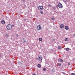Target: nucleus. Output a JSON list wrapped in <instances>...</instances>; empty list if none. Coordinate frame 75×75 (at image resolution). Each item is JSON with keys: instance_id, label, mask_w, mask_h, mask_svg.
Here are the masks:
<instances>
[{"instance_id": "obj_1", "label": "nucleus", "mask_w": 75, "mask_h": 75, "mask_svg": "<svg viewBox=\"0 0 75 75\" xmlns=\"http://www.w3.org/2000/svg\"><path fill=\"white\" fill-rule=\"evenodd\" d=\"M6 28L8 30H10L12 28V25L11 24H8L6 26Z\"/></svg>"}, {"instance_id": "obj_2", "label": "nucleus", "mask_w": 75, "mask_h": 75, "mask_svg": "<svg viewBox=\"0 0 75 75\" xmlns=\"http://www.w3.org/2000/svg\"><path fill=\"white\" fill-rule=\"evenodd\" d=\"M38 59L39 61H41L42 59V57L41 56H39Z\"/></svg>"}, {"instance_id": "obj_3", "label": "nucleus", "mask_w": 75, "mask_h": 75, "mask_svg": "<svg viewBox=\"0 0 75 75\" xmlns=\"http://www.w3.org/2000/svg\"><path fill=\"white\" fill-rule=\"evenodd\" d=\"M38 9L39 10H44V7L42 6H39L38 7Z\"/></svg>"}, {"instance_id": "obj_4", "label": "nucleus", "mask_w": 75, "mask_h": 75, "mask_svg": "<svg viewBox=\"0 0 75 75\" xmlns=\"http://www.w3.org/2000/svg\"><path fill=\"white\" fill-rule=\"evenodd\" d=\"M42 27L41 26V25H38L37 26V29L38 30H41Z\"/></svg>"}, {"instance_id": "obj_5", "label": "nucleus", "mask_w": 75, "mask_h": 75, "mask_svg": "<svg viewBox=\"0 0 75 75\" xmlns=\"http://www.w3.org/2000/svg\"><path fill=\"white\" fill-rule=\"evenodd\" d=\"M59 8H62V7H63L62 5V4H61V3H59Z\"/></svg>"}, {"instance_id": "obj_6", "label": "nucleus", "mask_w": 75, "mask_h": 75, "mask_svg": "<svg viewBox=\"0 0 75 75\" xmlns=\"http://www.w3.org/2000/svg\"><path fill=\"white\" fill-rule=\"evenodd\" d=\"M64 50H66V51H68L69 50L71 51V49H69L68 47L66 49H64Z\"/></svg>"}, {"instance_id": "obj_7", "label": "nucleus", "mask_w": 75, "mask_h": 75, "mask_svg": "<svg viewBox=\"0 0 75 75\" xmlns=\"http://www.w3.org/2000/svg\"><path fill=\"white\" fill-rule=\"evenodd\" d=\"M60 28H61L62 29V28L64 27V24H61L60 25Z\"/></svg>"}, {"instance_id": "obj_8", "label": "nucleus", "mask_w": 75, "mask_h": 75, "mask_svg": "<svg viewBox=\"0 0 75 75\" xmlns=\"http://www.w3.org/2000/svg\"><path fill=\"white\" fill-rule=\"evenodd\" d=\"M65 30H69V28L68 27V26H65Z\"/></svg>"}, {"instance_id": "obj_9", "label": "nucleus", "mask_w": 75, "mask_h": 75, "mask_svg": "<svg viewBox=\"0 0 75 75\" xmlns=\"http://www.w3.org/2000/svg\"><path fill=\"white\" fill-rule=\"evenodd\" d=\"M1 23L3 24H5V21L4 20H2L1 21Z\"/></svg>"}, {"instance_id": "obj_10", "label": "nucleus", "mask_w": 75, "mask_h": 75, "mask_svg": "<svg viewBox=\"0 0 75 75\" xmlns=\"http://www.w3.org/2000/svg\"><path fill=\"white\" fill-rule=\"evenodd\" d=\"M59 61L62 62H63V60L61 59H59Z\"/></svg>"}, {"instance_id": "obj_11", "label": "nucleus", "mask_w": 75, "mask_h": 75, "mask_svg": "<svg viewBox=\"0 0 75 75\" xmlns=\"http://www.w3.org/2000/svg\"><path fill=\"white\" fill-rule=\"evenodd\" d=\"M38 68H41V66L40 64H39L38 65Z\"/></svg>"}, {"instance_id": "obj_12", "label": "nucleus", "mask_w": 75, "mask_h": 75, "mask_svg": "<svg viewBox=\"0 0 75 75\" xmlns=\"http://www.w3.org/2000/svg\"><path fill=\"white\" fill-rule=\"evenodd\" d=\"M5 36L7 38L9 36V35H8V34H6L5 35Z\"/></svg>"}, {"instance_id": "obj_13", "label": "nucleus", "mask_w": 75, "mask_h": 75, "mask_svg": "<svg viewBox=\"0 0 75 75\" xmlns=\"http://www.w3.org/2000/svg\"><path fill=\"white\" fill-rule=\"evenodd\" d=\"M39 41H42V38H39Z\"/></svg>"}, {"instance_id": "obj_14", "label": "nucleus", "mask_w": 75, "mask_h": 75, "mask_svg": "<svg viewBox=\"0 0 75 75\" xmlns=\"http://www.w3.org/2000/svg\"><path fill=\"white\" fill-rule=\"evenodd\" d=\"M22 41L23 42V43H24V42H26V41L25 40H23Z\"/></svg>"}, {"instance_id": "obj_15", "label": "nucleus", "mask_w": 75, "mask_h": 75, "mask_svg": "<svg viewBox=\"0 0 75 75\" xmlns=\"http://www.w3.org/2000/svg\"><path fill=\"white\" fill-rule=\"evenodd\" d=\"M68 40V38H66L65 39V41H67Z\"/></svg>"}, {"instance_id": "obj_16", "label": "nucleus", "mask_w": 75, "mask_h": 75, "mask_svg": "<svg viewBox=\"0 0 75 75\" xmlns=\"http://www.w3.org/2000/svg\"><path fill=\"white\" fill-rule=\"evenodd\" d=\"M61 73H62V74H63V75H66V73H65V72H61Z\"/></svg>"}, {"instance_id": "obj_17", "label": "nucleus", "mask_w": 75, "mask_h": 75, "mask_svg": "<svg viewBox=\"0 0 75 75\" xmlns=\"http://www.w3.org/2000/svg\"><path fill=\"white\" fill-rule=\"evenodd\" d=\"M58 66H59V67H60L61 66V63H59L58 64Z\"/></svg>"}, {"instance_id": "obj_18", "label": "nucleus", "mask_w": 75, "mask_h": 75, "mask_svg": "<svg viewBox=\"0 0 75 75\" xmlns=\"http://www.w3.org/2000/svg\"><path fill=\"white\" fill-rule=\"evenodd\" d=\"M58 49H59L60 50H61V47H58Z\"/></svg>"}, {"instance_id": "obj_19", "label": "nucleus", "mask_w": 75, "mask_h": 75, "mask_svg": "<svg viewBox=\"0 0 75 75\" xmlns=\"http://www.w3.org/2000/svg\"><path fill=\"white\" fill-rule=\"evenodd\" d=\"M52 20H55V18H52Z\"/></svg>"}, {"instance_id": "obj_20", "label": "nucleus", "mask_w": 75, "mask_h": 75, "mask_svg": "<svg viewBox=\"0 0 75 75\" xmlns=\"http://www.w3.org/2000/svg\"><path fill=\"white\" fill-rule=\"evenodd\" d=\"M43 71H46V69L45 68H43Z\"/></svg>"}, {"instance_id": "obj_21", "label": "nucleus", "mask_w": 75, "mask_h": 75, "mask_svg": "<svg viewBox=\"0 0 75 75\" xmlns=\"http://www.w3.org/2000/svg\"><path fill=\"white\" fill-rule=\"evenodd\" d=\"M56 7H57V8H58V7H59V5H56Z\"/></svg>"}, {"instance_id": "obj_22", "label": "nucleus", "mask_w": 75, "mask_h": 75, "mask_svg": "<svg viewBox=\"0 0 75 75\" xmlns=\"http://www.w3.org/2000/svg\"><path fill=\"white\" fill-rule=\"evenodd\" d=\"M63 1L64 2H67V0H64Z\"/></svg>"}, {"instance_id": "obj_23", "label": "nucleus", "mask_w": 75, "mask_h": 75, "mask_svg": "<svg viewBox=\"0 0 75 75\" xmlns=\"http://www.w3.org/2000/svg\"><path fill=\"white\" fill-rule=\"evenodd\" d=\"M40 13L41 14H43V12L42 11H40Z\"/></svg>"}, {"instance_id": "obj_24", "label": "nucleus", "mask_w": 75, "mask_h": 75, "mask_svg": "<svg viewBox=\"0 0 75 75\" xmlns=\"http://www.w3.org/2000/svg\"><path fill=\"white\" fill-rule=\"evenodd\" d=\"M48 6L49 7H51V4H48Z\"/></svg>"}, {"instance_id": "obj_25", "label": "nucleus", "mask_w": 75, "mask_h": 75, "mask_svg": "<svg viewBox=\"0 0 75 75\" xmlns=\"http://www.w3.org/2000/svg\"><path fill=\"white\" fill-rule=\"evenodd\" d=\"M52 8H53L54 10H55V7L53 6Z\"/></svg>"}, {"instance_id": "obj_26", "label": "nucleus", "mask_w": 75, "mask_h": 75, "mask_svg": "<svg viewBox=\"0 0 75 75\" xmlns=\"http://www.w3.org/2000/svg\"><path fill=\"white\" fill-rule=\"evenodd\" d=\"M71 75H75V74L74 73H72L71 74Z\"/></svg>"}, {"instance_id": "obj_27", "label": "nucleus", "mask_w": 75, "mask_h": 75, "mask_svg": "<svg viewBox=\"0 0 75 75\" xmlns=\"http://www.w3.org/2000/svg\"><path fill=\"white\" fill-rule=\"evenodd\" d=\"M16 37H18V34H16Z\"/></svg>"}, {"instance_id": "obj_28", "label": "nucleus", "mask_w": 75, "mask_h": 75, "mask_svg": "<svg viewBox=\"0 0 75 75\" xmlns=\"http://www.w3.org/2000/svg\"><path fill=\"white\" fill-rule=\"evenodd\" d=\"M68 65H71V63H69Z\"/></svg>"}, {"instance_id": "obj_29", "label": "nucleus", "mask_w": 75, "mask_h": 75, "mask_svg": "<svg viewBox=\"0 0 75 75\" xmlns=\"http://www.w3.org/2000/svg\"><path fill=\"white\" fill-rule=\"evenodd\" d=\"M22 1H23V2H24L25 1V0H23Z\"/></svg>"}, {"instance_id": "obj_30", "label": "nucleus", "mask_w": 75, "mask_h": 75, "mask_svg": "<svg viewBox=\"0 0 75 75\" xmlns=\"http://www.w3.org/2000/svg\"><path fill=\"white\" fill-rule=\"evenodd\" d=\"M51 51H53V50H52V49H51Z\"/></svg>"}, {"instance_id": "obj_31", "label": "nucleus", "mask_w": 75, "mask_h": 75, "mask_svg": "<svg viewBox=\"0 0 75 75\" xmlns=\"http://www.w3.org/2000/svg\"><path fill=\"white\" fill-rule=\"evenodd\" d=\"M33 75H36V74H33Z\"/></svg>"}, {"instance_id": "obj_32", "label": "nucleus", "mask_w": 75, "mask_h": 75, "mask_svg": "<svg viewBox=\"0 0 75 75\" xmlns=\"http://www.w3.org/2000/svg\"><path fill=\"white\" fill-rule=\"evenodd\" d=\"M74 35V36H75V35Z\"/></svg>"}, {"instance_id": "obj_33", "label": "nucleus", "mask_w": 75, "mask_h": 75, "mask_svg": "<svg viewBox=\"0 0 75 75\" xmlns=\"http://www.w3.org/2000/svg\"><path fill=\"white\" fill-rule=\"evenodd\" d=\"M74 61H75V58H74Z\"/></svg>"}, {"instance_id": "obj_34", "label": "nucleus", "mask_w": 75, "mask_h": 75, "mask_svg": "<svg viewBox=\"0 0 75 75\" xmlns=\"http://www.w3.org/2000/svg\"><path fill=\"white\" fill-rule=\"evenodd\" d=\"M12 26H14V25H12Z\"/></svg>"}, {"instance_id": "obj_35", "label": "nucleus", "mask_w": 75, "mask_h": 75, "mask_svg": "<svg viewBox=\"0 0 75 75\" xmlns=\"http://www.w3.org/2000/svg\"><path fill=\"white\" fill-rule=\"evenodd\" d=\"M1 55H0V57Z\"/></svg>"}]
</instances>
